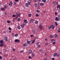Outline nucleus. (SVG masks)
Instances as JSON below:
<instances>
[{
	"label": "nucleus",
	"mask_w": 60,
	"mask_h": 60,
	"mask_svg": "<svg viewBox=\"0 0 60 60\" xmlns=\"http://www.w3.org/2000/svg\"><path fill=\"white\" fill-rule=\"evenodd\" d=\"M32 2V0H28L27 1V3H25L26 7H28L29 5H30L31 4Z\"/></svg>",
	"instance_id": "obj_1"
},
{
	"label": "nucleus",
	"mask_w": 60,
	"mask_h": 60,
	"mask_svg": "<svg viewBox=\"0 0 60 60\" xmlns=\"http://www.w3.org/2000/svg\"><path fill=\"white\" fill-rule=\"evenodd\" d=\"M43 26L41 24H40L39 26V28L40 30H42V29H43Z\"/></svg>",
	"instance_id": "obj_2"
},
{
	"label": "nucleus",
	"mask_w": 60,
	"mask_h": 60,
	"mask_svg": "<svg viewBox=\"0 0 60 60\" xmlns=\"http://www.w3.org/2000/svg\"><path fill=\"white\" fill-rule=\"evenodd\" d=\"M14 42L15 43H19L20 40L18 39H16L15 40Z\"/></svg>",
	"instance_id": "obj_3"
},
{
	"label": "nucleus",
	"mask_w": 60,
	"mask_h": 60,
	"mask_svg": "<svg viewBox=\"0 0 60 60\" xmlns=\"http://www.w3.org/2000/svg\"><path fill=\"white\" fill-rule=\"evenodd\" d=\"M13 4V3L12 1H10L9 4L8 5L10 7H11L12 6V4Z\"/></svg>",
	"instance_id": "obj_4"
},
{
	"label": "nucleus",
	"mask_w": 60,
	"mask_h": 60,
	"mask_svg": "<svg viewBox=\"0 0 60 60\" xmlns=\"http://www.w3.org/2000/svg\"><path fill=\"white\" fill-rule=\"evenodd\" d=\"M27 53L28 54H31V53H32V50H31V49H29L28 52Z\"/></svg>",
	"instance_id": "obj_5"
},
{
	"label": "nucleus",
	"mask_w": 60,
	"mask_h": 60,
	"mask_svg": "<svg viewBox=\"0 0 60 60\" xmlns=\"http://www.w3.org/2000/svg\"><path fill=\"white\" fill-rule=\"evenodd\" d=\"M55 21H58V20H59V21H60V19H59V18L56 17L55 18Z\"/></svg>",
	"instance_id": "obj_6"
},
{
	"label": "nucleus",
	"mask_w": 60,
	"mask_h": 60,
	"mask_svg": "<svg viewBox=\"0 0 60 60\" xmlns=\"http://www.w3.org/2000/svg\"><path fill=\"white\" fill-rule=\"evenodd\" d=\"M27 43L28 44H31V41H29L28 40H27Z\"/></svg>",
	"instance_id": "obj_7"
},
{
	"label": "nucleus",
	"mask_w": 60,
	"mask_h": 60,
	"mask_svg": "<svg viewBox=\"0 0 60 60\" xmlns=\"http://www.w3.org/2000/svg\"><path fill=\"white\" fill-rule=\"evenodd\" d=\"M27 44L26 43L25 44H24L23 45V46L24 47H26L27 46Z\"/></svg>",
	"instance_id": "obj_8"
},
{
	"label": "nucleus",
	"mask_w": 60,
	"mask_h": 60,
	"mask_svg": "<svg viewBox=\"0 0 60 60\" xmlns=\"http://www.w3.org/2000/svg\"><path fill=\"white\" fill-rule=\"evenodd\" d=\"M57 55V53L55 52L53 54V56H56Z\"/></svg>",
	"instance_id": "obj_9"
},
{
	"label": "nucleus",
	"mask_w": 60,
	"mask_h": 60,
	"mask_svg": "<svg viewBox=\"0 0 60 60\" xmlns=\"http://www.w3.org/2000/svg\"><path fill=\"white\" fill-rule=\"evenodd\" d=\"M34 55H35V53L34 52H33L32 53L31 56L33 57L34 56Z\"/></svg>",
	"instance_id": "obj_10"
},
{
	"label": "nucleus",
	"mask_w": 60,
	"mask_h": 60,
	"mask_svg": "<svg viewBox=\"0 0 60 60\" xmlns=\"http://www.w3.org/2000/svg\"><path fill=\"white\" fill-rule=\"evenodd\" d=\"M4 39H5V41H8V40H7V37H6L4 38Z\"/></svg>",
	"instance_id": "obj_11"
},
{
	"label": "nucleus",
	"mask_w": 60,
	"mask_h": 60,
	"mask_svg": "<svg viewBox=\"0 0 60 60\" xmlns=\"http://www.w3.org/2000/svg\"><path fill=\"white\" fill-rule=\"evenodd\" d=\"M50 37L51 38H53L54 37V36L51 35H50Z\"/></svg>",
	"instance_id": "obj_12"
},
{
	"label": "nucleus",
	"mask_w": 60,
	"mask_h": 60,
	"mask_svg": "<svg viewBox=\"0 0 60 60\" xmlns=\"http://www.w3.org/2000/svg\"><path fill=\"white\" fill-rule=\"evenodd\" d=\"M35 40H36V39H34V40L33 41H32V44H33L35 42Z\"/></svg>",
	"instance_id": "obj_13"
},
{
	"label": "nucleus",
	"mask_w": 60,
	"mask_h": 60,
	"mask_svg": "<svg viewBox=\"0 0 60 60\" xmlns=\"http://www.w3.org/2000/svg\"><path fill=\"white\" fill-rule=\"evenodd\" d=\"M32 32L33 33V34H35V33H36V31L35 30H33L32 31Z\"/></svg>",
	"instance_id": "obj_14"
},
{
	"label": "nucleus",
	"mask_w": 60,
	"mask_h": 60,
	"mask_svg": "<svg viewBox=\"0 0 60 60\" xmlns=\"http://www.w3.org/2000/svg\"><path fill=\"white\" fill-rule=\"evenodd\" d=\"M34 21V19H30V23H32Z\"/></svg>",
	"instance_id": "obj_15"
},
{
	"label": "nucleus",
	"mask_w": 60,
	"mask_h": 60,
	"mask_svg": "<svg viewBox=\"0 0 60 60\" xmlns=\"http://www.w3.org/2000/svg\"><path fill=\"white\" fill-rule=\"evenodd\" d=\"M4 46V44L3 43H1L0 44V47H2Z\"/></svg>",
	"instance_id": "obj_16"
},
{
	"label": "nucleus",
	"mask_w": 60,
	"mask_h": 60,
	"mask_svg": "<svg viewBox=\"0 0 60 60\" xmlns=\"http://www.w3.org/2000/svg\"><path fill=\"white\" fill-rule=\"evenodd\" d=\"M44 5V3H41L40 4V5H41V6H43Z\"/></svg>",
	"instance_id": "obj_17"
},
{
	"label": "nucleus",
	"mask_w": 60,
	"mask_h": 60,
	"mask_svg": "<svg viewBox=\"0 0 60 60\" xmlns=\"http://www.w3.org/2000/svg\"><path fill=\"white\" fill-rule=\"evenodd\" d=\"M56 56H57V57H59L60 56V54H57V55Z\"/></svg>",
	"instance_id": "obj_18"
},
{
	"label": "nucleus",
	"mask_w": 60,
	"mask_h": 60,
	"mask_svg": "<svg viewBox=\"0 0 60 60\" xmlns=\"http://www.w3.org/2000/svg\"><path fill=\"white\" fill-rule=\"evenodd\" d=\"M1 10L2 11H4V10H5V9L4 8H1Z\"/></svg>",
	"instance_id": "obj_19"
},
{
	"label": "nucleus",
	"mask_w": 60,
	"mask_h": 60,
	"mask_svg": "<svg viewBox=\"0 0 60 60\" xmlns=\"http://www.w3.org/2000/svg\"><path fill=\"white\" fill-rule=\"evenodd\" d=\"M17 28H18V29H19V30H20V29H21V27H20V26H18L17 27Z\"/></svg>",
	"instance_id": "obj_20"
},
{
	"label": "nucleus",
	"mask_w": 60,
	"mask_h": 60,
	"mask_svg": "<svg viewBox=\"0 0 60 60\" xmlns=\"http://www.w3.org/2000/svg\"><path fill=\"white\" fill-rule=\"evenodd\" d=\"M51 26H52V29H54V28H55V26L53 25H52Z\"/></svg>",
	"instance_id": "obj_21"
},
{
	"label": "nucleus",
	"mask_w": 60,
	"mask_h": 60,
	"mask_svg": "<svg viewBox=\"0 0 60 60\" xmlns=\"http://www.w3.org/2000/svg\"><path fill=\"white\" fill-rule=\"evenodd\" d=\"M54 36L55 38H56L57 37H58V36L57 35V34H54Z\"/></svg>",
	"instance_id": "obj_22"
},
{
	"label": "nucleus",
	"mask_w": 60,
	"mask_h": 60,
	"mask_svg": "<svg viewBox=\"0 0 60 60\" xmlns=\"http://www.w3.org/2000/svg\"><path fill=\"white\" fill-rule=\"evenodd\" d=\"M38 22H39V21H35V23L36 24H38Z\"/></svg>",
	"instance_id": "obj_23"
},
{
	"label": "nucleus",
	"mask_w": 60,
	"mask_h": 60,
	"mask_svg": "<svg viewBox=\"0 0 60 60\" xmlns=\"http://www.w3.org/2000/svg\"><path fill=\"white\" fill-rule=\"evenodd\" d=\"M32 15V14H29L28 15V16L29 17H31V15Z\"/></svg>",
	"instance_id": "obj_24"
},
{
	"label": "nucleus",
	"mask_w": 60,
	"mask_h": 60,
	"mask_svg": "<svg viewBox=\"0 0 60 60\" xmlns=\"http://www.w3.org/2000/svg\"><path fill=\"white\" fill-rule=\"evenodd\" d=\"M60 7V5H58L57 6V8L58 9V8H59Z\"/></svg>",
	"instance_id": "obj_25"
},
{
	"label": "nucleus",
	"mask_w": 60,
	"mask_h": 60,
	"mask_svg": "<svg viewBox=\"0 0 60 60\" xmlns=\"http://www.w3.org/2000/svg\"><path fill=\"white\" fill-rule=\"evenodd\" d=\"M42 2L44 3H45L46 2V0H41Z\"/></svg>",
	"instance_id": "obj_26"
},
{
	"label": "nucleus",
	"mask_w": 60,
	"mask_h": 60,
	"mask_svg": "<svg viewBox=\"0 0 60 60\" xmlns=\"http://www.w3.org/2000/svg\"><path fill=\"white\" fill-rule=\"evenodd\" d=\"M26 22H27V20L25 19L24 20V22L25 23H26Z\"/></svg>",
	"instance_id": "obj_27"
},
{
	"label": "nucleus",
	"mask_w": 60,
	"mask_h": 60,
	"mask_svg": "<svg viewBox=\"0 0 60 60\" xmlns=\"http://www.w3.org/2000/svg\"><path fill=\"white\" fill-rule=\"evenodd\" d=\"M52 26L51 25V26H49V27H48V29H51V28H52Z\"/></svg>",
	"instance_id": "obj_28"
},
{
	"label": "nucleus",
	"mask_w": 60,
	"mask_h": 60,
	"mask_svg": "<svg viewBox=\"0 0 60 60\" xmlns=\"http://www.w3.org/2000/svg\"><path fill=\"white\" fill-rule=\"evenodd\" d=\"M36 12H38V13H39V12H40V11H39V10H38V9H37L36 10Z\"/></svg>",
	"instance_id": "obj_29"
},
{
	"label": "nucleus",
	"mask_w": 60,
	"mask_h": 60,
	"mask_svg": "<svg viewBox=\"0 0 60 60\" xmlns=\"http://www.w3.org/2000/svg\"><path fill=\"white\" fill-rule=\"evenodd\" d=\"M55 24L56 26H58V24H57V22H55Z\"/></svg>",
	"instance_id": "obj_30"
},
{
	"label": "nucleus",
	"mask_w": 60,
	"mask_h": 60,
	"mask_svg": "<svg viewBox=\"0 0 60 60\" xmlns=\"http://www.w3.org/2000/svg\"><path fill=\"white\" fill-rule=\"evenodd\" d=\"M21 26L22 27H24V24H23L21 25Z\"/></svg>",
	"instance_id": "obj_31"
},
{
	"label": "nucleus",
	"mask_w": 60,
	"mask_h": 60,
	"mask_svg": "<svg viewBox=\"0 0 60 60\" xmlns=\"http://www.w3.org/2000/svg\"><path fill=\"white\" fill-rule=\"evenodd\" d=\"M4 9H6L7 8V6L6 5H5L4 6Z\"/></svg>",
	"instance_id": "obj_32"
},
{
	"label": "nucleus",
	"mask_w": 60,
	"mask_h": 60,
	"mask_svg": "<svg viewBox=\"0 0 60 60\" xmlns=\"http://www.w3.org/2000/svg\"><path fill=\"white\" fill-rule=\"evenodd\" d=\"M7 22L8 23H11V21L9 20H7Z\"/></svg>",
	"instance_id": "obj_33"
},
{
	"label": "nucleus",
	"mask_w": 60,
	"mask_h": 60,
	"mask_svg": "<svg viewBox=\"0 0 60 60\" xmlns=\"http://www.w3.org/2000/svg\"><path fill=\"white\" fill-rule=\"evenodd\" d=\"M34 6L35 7H37V4H34Z\"/></svg>",
	"instance_id": "obj_34"
},
{
	"label": "nucleus",
	"mask_w": 60,
	"mask_h": 60,
	"mask_svg": "<svg viewBox=\"0 0 60 60\" xmlns=\"http://www.w3.org/2000/svg\"><path fill=\"white\" fill-rule=\"evenodd\" d=\"M56 41V40L55 39H52V40H51V41Z\"/></svg>",
	"instance_id": "obj_35"
},
{
	"label": "nucleus",
	"mask_w": 60,
	"mask_h": 60,
	"mask_svg": "<svg viewBox=\"0 0 60 60\" xmlns=\"http://www.w3.org/2000/svg\"><path fill=\"white\" fill-rule=\"evenodd\" d=\"M15 36L16 37H17L18 36V34H16L15 35Z\"/></svg>",
	"instance_id": "obj_36"
},
{
	"label": "nucleus",
	"mask_w": 60,
	"mask_h": 60,
	"mask_svg": "<svg viewBox=\"0 0 60 60\" xmlns=\"http://www.w3.org/2000/svg\"><path fill=\"white\" fill-rule=\"evenodd\" d=\"M29 58L30 59H32V57H31L30 56H29Z\"/></svg>",
	"instance_id": "obj_37"
},
{
	"label": "nucleus",
	"mask_w": 60,
	"mask_h": 60,
	"mask_svg": "<svg viewBox=\"0 0 60 60\" xmlns=\"http://www.w3.org/2000/svg\"><path fill=\"white\" fill-rule=\"evenodd\" d=\"M3 40H1L0 41V43H3Z\"/></svg>",
	"instance_id": "obj_38"
},
{
	"label": "nucleus",
	"mask_w": 60,
	"mask_h": 60,
	"mask_svg": "<svg viewBox=\"0 0 60 60\" xmlns=\"http://www.w3.org/2000/svg\"><path fill=\"white\" fill-rule=\"evenodd\" d=\"M16 15H12V17H16Z\"/></svg>",
	"instance_id": "obj_39"
},
{
	"label": "nucleus",
	"mask_w": 60,
	"mask_h": 60,
	"mask_svg": "<svg viewBox=\"0 0 60 60\" xmlns=\"http://www.w3.org/2000/svg\"><path fill=\"white\" fill-rule=\"evenodd\" d=\"M30 37H34V35H30Z\"/></svg>",
	"instance_id": "obj_40"
},
{
	"label": "nucleus",
	"mask_w": 60,
	"mask_h": 60,
	"mask_svg": "<svg viewBox=\"0 0 60 60\" xmlns=\"http://www.w3.org/2000/svg\"><path fill=\"white\" fill-rule=\"evenodd\" d=\"M8 29L9 30H12V29H11V27H9L8 28Z\"/></svg>",
	"instance_id": "obj_41"
},
{
	"label": "nucleus",
	"mask_w": 60,
	"mask_h": 60,
	"mask_svg": "<svg viewBox=\"0 0 60 60\" xmlns=\"http://www.w3.org/2000/svg\"><path fill=\"white\" fill-rule=\"evenodd\" d=\"M20 19H21L20 18H18L17 20H18V21H20Z\"/></svg>",
	"instance_id": "obj_42"
},
{
	"label": "nucleus",
	"mask_w": 60,
	"mask_h": 60,
	"mask_svg": "<svg viewBox=\"0 0 60 60\" xmlns=\"http://www.w3.org/2000/svg\"><path fill=\"white\" fill-rule=\"evenodd\" d=\"M36 16L38 17L39 16V15L38 14H37L36 15Z\"/></svg>",
	"instance_id": "obj_43"
},
{
	"label": "nucleus",
	"mask_w": 60,
	"mask_h": 60,
	"mask_svg": "<svg viewBox=\"0 0 60 60\" xmlns=\"http://www.w3.org/2000/svg\"><path fill=\"white\" fill-rule=\"evenodd\" d=\"M55 44H56V42H53V45H55Z\"/></svg>",
	"instance_id": "obj_44"
},
{
	"label": "nucleus",
	"mask_w": 60,
	"mask_h": 60,
	"mask_svg": "<svg viewBox=\"0 0 60 60\" xmlns=\"http://www.w3.org/2000/svg\"><path fill=\"white\" fill-rule=\"evenodd\" d=\"M55 15H57V12H55Z\"/></svg>",
	"instance_id": "obj_45"
},
{
	"label": "nucleus",
	"mask_w": 60,
	"mask_h": 60,
	"mask_svg": "<svg viewBox=\"0 0 60 60\" xmlns=\"http://www.w3.org/2000/svg\"><path fill=\"white\" fill-rule=\"evenodd\" d=\"M14 5H16L17 4V3L16 2H14Z\"/></svg>",
	"instance_id": "obj_46"
},
{
	"label": "nucleus",
	"mask_w": 60,
	"mask_h": 60,
	"mask_svg": "<svg viewBox=\"0 0 60 60\" xmlns=\"http://www.w3.org/2000/svg\"><path fill=\"white\" fill-rule=\"evenodd\" d=\"M38 48H41V46H40V45H38Z\"/></svg>",
	"instance_id": "obj_47"
},
{
	"label": "nucleus",
	"mask_w": 60,
	"mask_h": 60,
	"mask_svg": "<svg viewBox=\"0 0 60 60\" xmlns=\"http://www.w3.org/2000/svg\"><path fill=\"white\" fill-rule=\"evenodd\" d=\"M15 1L16 2H19V0H15Z\"/></svg>",
	"instance_id": "obj_48"
},
{
	"label": "nucleus",
	"mask_w": 60,
	"mask_h": 60,
	"mask_svg": "<svg viewBox=\"0 0 60 60\" xmlns=\"http://www.w3.org/2000/svg\"><path fill=\"white\" fill-rule=\"evenodd\" d=\"M16 50L15 49H14V48H13V49H12V50L13 51H15V50Z\"/></svg>",
	"instance_id": "obj_49"
},
{
	"label": "nucleus",
	"mask_w": 60,
	"mask_h": 60,
	"mask_svg": "<svg viewBox=\"0 0 60 60\" xmlns=\"http://www.w3.org/2000/svg\"><path fill=\"white\" fill-rule=\"evenodd\" d=\"M58 18H59V19H60V15H59L58 16Z\"/></svg>",
	"instance_id": "obj_50"
},
{
	"label": "nucleus",
	"mask_w": 60,
	"mask_h": 60,
	"mask_svg": "<svg viewBox=\"0 0 60 60\" xmlns=\"http://www.w3.org/2000/svg\"><path fill=\"white\" fill-rule=\"evenodd\" d=\"M2 59V56H0V59Z\"/></svg>",
	"instance_id": "obj_51"
},
{
	"label": "nucleus",
	"mask_w": 60,
	"mask_h": 60,
	"mask_svg": "<svg viewBox=\"0 0 60 60\" xmlns=\"http://www.w3.org/2000/svg\"><path fill=\"white\" fill-rule=\"evenodd\" d=\"M56 2H52V3L53 4H56Z\"/></svg>",
	"instance_id": "obj_52"
},
{
	"label": "nucleus",
	"mask_w": 60,
	"mask_h": 60,
	"mask_svg": "<svg viewBox=\"0 0 60 60\" xmlns=\"http://www.w3.org/2000/svg\"><path fill=\"white\" fill-rule=\"evenodd\" d=\"M12 35L13 36H14V33H12Z\"/></svg>",
	"instance_id": "obj_53"
},
{
	"label": "nucleus",
	"mask_w": 60,
	"mask_h": 60,
	"mask_svg": "<svg viewBox=\"0 0 60 60\" xmlns=\"http://www.w3.org/2000/svg\"><path fill=\"white\" fill-rule=\"evenodd\" d=\"M45 45L46 46H48V43H46L45 44Z\"/></svg>",
	"instance_id": "obj_54"
},
{
	"label": "nucleus",
	"mask_w": 60,
	"mask_h": 60,
	"mask_svg": "<svg viewBox=\"0 0 60 60\" xmlns=\"http://www.w3.org/2000/svg\"><path fill=\"white\" fill-rule=\"evenodd\" d=\"M45 41H48V39L47 38H46L45 39Z\"/></svg>",
	"instance_id": "obj_55"
},
{
	"label": "nucleus",
	"mask_w": 60,
	"mask_h": 60,
	"mask_svg": "<svg viewBox=\"0 0 60 60\" xmlns=\"http://www.w3.org/2000/svg\"><path fill=\"white\" fill-rule=\"evenodd\" d=\"M55 58H52V60H55Z\"/></svg>",
	"instance_id": "obj_56"
},
{
	"label": "nucleus",
	"mask_w": 60,
	"mask_h": 60,
	"mask_svg": "<svg viewBox=\"0 0 60 60\" xmlns=\"http://www.w3.org/2000/svg\"><path fill=\"white\" fill-rule=\"evenodd\" d=\"M20 52H21V53H22V52H23V50L20 51Z\"/></svg>",
	"instance_id": "obj_57"
},
{
	"label": "nucleus",
	"mask_w": 60,
	"mask_h": 60,
	"mask_svg": "<svg viewBox=\"0 0 60 60\" xmlns=\"http://www.w3.org/2000/svg\"><path fill=\"white\" fill-rule=\"evenodd\" d=\"M58 2H57L56 3V4L57 5V4H58Z\"/></svg>",
	"instance_id": "obj_58"
},
{
	"label": "nucleus",
	"mask_w": 60,
	"mask_h": 60,
	"mask_svg": "<svg viewBox=\"0 0 60 60\" xmlns=\"http://www.w3.org/2000/svg\"><path fill=\"white\" fill-rule=\"evenodd\" d=\"M15 14L16 15V16H18V13H16Z\"/></svg>",
	"instance_id": "obj_59"
},
{
	"label": "nucleus",
	"mask_w": 60,
	"mask_h": 60,
	"mask_svg": "<svg viewBox=\"0 0 60 60\" xmlns=\"http://www.w3.org/2000/svg\"><path fill=\"white\" fill-rule=\"evenodd\" d=\"M2 4V3L1 2H0V5H1Z\"/></svg>",
	"instance_id": "obj_60"
},
{
	"label": "nucleus",
	"mask_w": 60,
	"mask_h": 60,
	"mask_svg": "<svg viewBox=\"0 0 60 60\" xmlns=\"http://www.w3.org/2000/svg\"><path fill=\"white\" fill-rule=\"evenodd\" d=\"M58 31H60V28H59L58 29Z\"/></svg>",
	"instance_id": "obj_61"
},
{
	"label": "nucleus",
	"mask_w": 60,
	"mask_h": 60,
	"mask_svg": "<svg viewBox=\"0 0 60 60\" xmlns=\"http://www.w3.org/2000/svg\"><path fill=\"white\" fill-rule=\"evenodd\" d=\"M58 33H60V30H58Z\"/></svg>",
	"instance_id": "obj_62"
},
{
	"label": "nucleus",
	"mask_w": 60,
	"mask_h": 60,
	"mask_svg": "<svg viewBox=\"0 0 60 60\" xmlns=\"http://www.w3.org/2000/svg\"><path fill=\"white\" fill-rule=\"evenodd\" d=\"M9 33H11V31L10 30L9 31Z\"/></svg>",
	"instance_id": "obj_63"
},
{
	"label": "nucleus",
	"mask_w": 60,
	"mask_h": 60,
	"mask_svg": "<svg viewBox=\"0 0 60 60\" xmlns=\"http://www.w3.org/2000/svg\"><path fill=\"white\" fill-rule=\"evenodd\" d=\"M16 18H18V16H17L16 17H15Z\"/></svg>",
	"instance_id": "obj_64"
}]
</instances>
